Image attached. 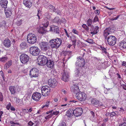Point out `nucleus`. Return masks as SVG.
<instances>
[{
  "label": "nucleus",
  "instance_id": "27",
  "mask_svg": "<svg viewBox=\"0 0 126 126\" xmlns=\"http://www.w3.org/2000/svg\"><path fill=\"white\" fill-rule=\"evenodd\" d=\"M37 31L39 33L42 34L46 32L45 28L44 27H40L39 28H38Z\"/></svg>",
  "mask_w": 126,
  "mask_h": 126
},
{
  "label": "nucleus",
  "instance_id": "18",
  "mask_svg": "<svg viewBox=\"0 0 126 126\" xmlns=\"http://www.w3.org/2000/svg\"><path fill=\"white\" fill-rule=\"evenodd\" d=\"M98 27L97 26H96L95 27L93 26L91 27L90 29L91 34L93 35L97 34L98 31Z\"/></svg>",
  "mask_w": 126,
  "mask_h": 126
},
{
  "label": "nucleus",
  "instance_id": "14",
  "mask_svg": "<svg viewBox=\"0 0 126 126\" xmlns=\"http://www.w3.org/2000/svg\"><path fill=\"white\" fill-rule=\"evenodd\" d=\"M48 83L50 86L52 88L55 87L58 84L57 81L55 79H49L48 81Z\"/></svg>",
  "mask_w": 126,
  "mask_h": 126
},
{
  "label": "nucleus",
  "instance_id": "55",
  "mask_svg": "<svg viewBox=\"0 0 126 126\" xmlns=\"http://www.w3.org/2000/svg\"><path fill=\"white\" fill-rule=\"evenodd\" d=\"M23 112L25 113H29L28 111V109H25L23 110Z\"/></svg>",
  "mask_w": 126,
  "mask_h": 126
},
{
  "label": "nucleus",
  "instance_id": "26",
  "mask_svg": "<svg viewBox=\"0 0 126 126\" xmlns=\"http://www.w3.org/2000/svg\"><path fill=\"white\" fill-rule=\"evenodd\" d=\"M119 46L120 48H126V42L123 41L120 42L119 44Z\"/></svg>",
  "mask_w": 126,
  "mask_h": 126
},
{
  "label": "nucleus",
  "instance_id": "43",
  "mask_svg": "<svg viewBox=\"0 0 126 126\" xmlns=\"http://www.w3.org/2000/svg\"><path fill=\"white\" fill-rule=\"evenodd\" d=\"M11 107V103L10 102H9L6 106V108L7 110H9Z\"/></svg>",
  "mask_w": 126,
  "mask_h": 126
},
{
  "label": "nucleus",
  "instance_id": "56",
  "mask_svg": "<svg viewBox=\"0 0 126 126\" xmlns=\"http://www.w3.org/2000/svg\"><path fill=\"white\" fill-rule=\"evenodd\" d=\"M34 124V123L31 121H30L28 123V125L30 126H32Z\"/></svg>",
  "mask_w": 126,
  "mask_h": 126
},
{
  "label": "nucleus",
  "instance_id": "48",
  "mask_svg": "<svg viewBox=\"0 0 126 126\" xmlns=\"http://www.w3.org/2000/svg\"><path fill=\"white\" fill-rule=\"evenodd\" d=\"M53 114H52V113H50L49 114L45 117V119H47L51 118Z\"/></svg>",
  "mask_w": 126,
  "mask_h": 126
},
{
  "label": "nucleus",
  "instance_id": "9",
  "mask_svg": "<svg viewBox=\"0 0 126 126\" xmlns=\"http://www.w3.org/2000/svg\"><path fill=\"white\" fill-rule=\"evenodd\" d=\"M41 48L43 51H46L50 49V47L48 42H41L40 43Z\"/></svg>",
  "mask_w": 126,
  "mask_h": 126
},
{
  "label": "nucleus",
  "instance_id": "4",
  "mask_svg": "<svg viewBox=\"0 0 126 126\" xmlns=\"http://www.w3.org/2000/svg\"><path fill=\"white\" fill-rule=\"evenodd\" d=\"M47 60L46 57L43 55H40L37 59V63L40 65H44L46 64Z\"/></svg>",
  "mask_w": 126,
  "mask_h": 126
},
{
  "label": "nucleus",
  "instance_id": "23",
  "mask_svg": "<svg viewBox=\"0 0 126 126\" xmlns=\"http://www.w3.org/2000/svg\"><path fill=\"white\" fill-rule=\"evenodd\" d=\"M74 110L72 109H69L66 112V115L68 117H70L74 115Z\"/></svg>",
  "mask_w": 126,
  "mask_h": 126
},
{
  "label": "nucleus",
  "instance_id": "17",
  "mask_svg": "<svg viewBox=\"0 0 126 126\" xmlns=\"http://www.w3.org/2000/svg\"><path fill=\"white\" fill-rule=\"evenodd\" d=\"M71 92L74 93H77L79 91L78 86L77 85H74L71 88Z\"/></svg>",
  "mask_w": 126,
  "mask_h": 126
},
{
  "label": "nucleus",
  "instance_id": "28",
  "mask_svg": "<svg viewBox=\"0 0 126 126\" xmlns=\"http://www.w3.org/2000/svg\"><path fill=\"white\" fill-rule=\"evenodd\" d=\"M108 50L107 48L103 47V55L106 57H108L109 55Z\"/></svg>",
  "mask_w": 126,
  "mask_h": 126
},
{
  "label": "nucleus",
  "instance_id": "20",
  "mask_svg": "<svg viewBox=\"0 0 126 126\" xmlns=\"http://www.w3.org/2000/svg\"><path fill=\"white\" fill-rule=\"evenodd\" d=\"M4 11L7 17H9L12 14V11L11 8H7V9H4Z\"/></svg>",
  "mask_w": 126,
  "mask_h": 126
},
{
  "label": "nucleus",
  "instance_id": "16",
  "mask_svg": "<svg viewBox=\"0 0 126 126\" xmlns=\"http://www.w3.org/2000/svg\"><path fill=\"white\" fill-rule=\"evenodd\" d=\"M46 64L48 68L50 69H53L54 66V62L52 60H47Z\"/></svg>",
  "mask_w": 126,
  "mask_h": 126
},
{
  "label": "nucleus",
  "instance_id": "3",
  "mask_svg": "<svg viewBox=\"0 0 126 126\" xmlns=\"http://www.w3.org/2000/svg\"><path fill=\"white\" fill-rule=\"evenodd\" d=\"M41 90L42 95L44 96H47L50 94V89L48 86H42L41 88Z\"/></svg>",
  "mask_w": 126,
  "mask_h": 126
},
{
  "label": "nucleus",
  "instance_id": "52",
  "mask_svg": "<svg viewBox=\"0 0 126 126\" xmlns=\"http://www.w3.org/2000/svg\"><path fill=\"white\" fill-rule=\"evenodd\" d=\"M70 40L72 42V45L74 46L76 45V40H73V39L72 38H71L70 39Z\"/></svg>",
  "mask_w": 126,
  "mask_h": 126
},
{
  "label": "nucleus",
  "instance_id": "63",
  "mask_svg": "<svg viewBox=\"0 0 126 126\" xmlns=\"http://www.w3.org/2000/svg\"><path fill=\"white\" fill-rule=\"evenodd\" d=\"M95 13L97 15H98L99 13V10H96L95 11Z\"/></svg>",
  "mask_w": 126,
  "mask_h": 126
},
{
  "label": "nucleus",
  "instance_id": "5",
  "mask_svg": "<svg viewBox=\"0 0 126 126\" xmlns=\"http://www.w3.org/2000/svg\"><path fill=\"white\" fill-rule=\"evenodd\" d=\"M27 40L30 44H33L36 42L37 39L36 36L34 34L31 33L28 35Z\"/></svg>",
  "mask_w": 126,
  "mask_h": 126
},
{
  "label": "nucleus",
  "instance_id": "44",
  "mask_svg": "<svg viewBox=\"0 0 126 126\" xmlns=\"http://www.w3.org/2000/svg\"><path fill=\"white\" fill-rule=\"evenodd\" d=\"M49 24V22L48 21H47V22L46 23H44L43 24V25L44 27L45 28H47Z\"/></svg>",
  "mask_w": 126,
  "mask_h": 126
},
{
  "label": "nucleus",
  "instance_id": "38",
  "mask_svg": "<svg viewBox=\"0 0 126 126\" xmlns=\"http://www.w3.org/2000/svg\"><path fill=\"white\" fill-rule=\"evenodd\" d=\"M93 21L92 19L89 18L87 21V24L89 27L91 26V25Z\"/></svg>",
  "mask_w": 126,
  "mask_h": 126
},
{
  "label": "nucleus",
  "instance_id": "19",
  "mask_svg": "<svg viewBox=\"0 0 126 126\" xmlns=\"http://www.w3.org/2000/svg\"><path fill=\"white\" fill-rule=\"evenodd\" d=\"M23 4L26 7L29 8H31L32 5V2L30 0H24Z\"/></svg>",
  "mask_w": 126,
  "mask_h": 126
},
{
  "label": "nucleus",
  "instance_id": "40",
  "mask_svg": "<svg viewBox=\"0 0 126 126\" xmlns=\"http://www.w3.org/2000/svg\"><path fill=\"white\" fill-rule=\"evenodd\" d=\"M50 102L49 101H47V102L45 104L42 106V108L43 109L44 108L46 107L47 108L49 106V103Z\"/></svg>",
  "mask_w": 126,
  "mask_h": 126
},
{
  "label": "nucleus",
  "instance_id": "21",
  "mask_svg": "<svg viewBox=\"0 0 126 126\" xmlns=\"http://www.w3.org/2000/svg\"><path fill=\"white\" fill-rule=\"evenodd\" d=\"M8 3V1L7 0H1L0 4L2 7L5 9L7 8Z\"/></svg>",
  "mask_w": 126,
  "mask_h": 126
},
{
  "label": "nucleus",
  "instance_id": "62",
  "mask_svg": "<svg viewBox=\"0 0 126 126\" xmlns=\"http://www.w3.org/2000/svg\"><path fill=\"white\" fill-rule=\"evenodd\" d=\"M104 93L105 94H107L108 90L107 88H104Z\"/></svg>",
  "mask_w": 126,
  "mask_h": 126
},
{
  "label": "nucleus",
  "instance_id": "60",
  "mask_svg": "<svg viewBox=\"0 0 126 126\" xmlns=\"http://www.w3.org/2000/svg\"><path fill=\"white\" fill-rule=\"evenodd\" d=\"M122 66H126V62L125 61H123L122 64Z\"/></svg>",
  "mask_w": 126,
  "mask_h": 126
},
{
  "label": "nucleus",
  "instance_id": "7",
  "mask_svg": "<svg viewBox=\"0 0 126 126\" xmlns=\"http://www.w3.org/2000/svg\"><path fill=\"white\" fill-rule=\"evenodd\" d=\"M76 98L80 101H84L86 98V94L83 92H80L76 93Z\"/></svg>",
  "mask_w": 126,
  "mask_h": 126
},
{
  "label": "nucleus",
  "instance_id": "30",
  "mask_svg": "<svg viewBox=\"0 0 126 126\" xmlns=\"http://www.w3.org/2000/svg\"><path fill=\"white\" fill-rule=\"evenodd\" d=\"M12 60H10L6 63L5 64L4 68L7 69L9 68L12 64Z\"/></svg>",
  "mask_w": 126,
  "mask_h": 126
},
{
  "label": "nucleus",
  "instance_id": "6",
  "mask_svg": "<svg viewBox=\"0 0 126 126\" xmlns=\"http://www.w3.org/2000/svg\"><path fill=\"white\" fill-rule=\"evenodd\" d=\"M30 51L31 54L34 56L38 55L40 52L39 49L35 46L31 47L30 49Z\"/></svg>",
  "mask_w": 126,
  "mask_h": 126
},
{
  "label": "nucleus",
  "instance_id": "8",
  "mask_svg": "<svg viewBox=\"0 0 126 126\" xmlns=\"http://www.w3.org/2000/svg\"><path fill=\"white\" fill-rule=\"evenodd\" d=\"M38 71L36 68L32 69L30 71L29 75L31 78L37 77L38 76Z\"/></svg>",
  "mask_w": 126,
  "mask_h": 126
},
{
  "label": "nucleus",
  "instance_id": "41",
  "mask_svg": "<svg viewBox=\"0 0 126 126\" xmlns=\"http://www.w3.org/2000/svg\"><path fill=\"white\" fill-rule=\"evenodd\" d=\"M86 41L90 44H93V40L92 39L88 38L86 39Z\"/></svg>",
  "mask_w": 126,
  "mask_h": 126
},
{
  "label": "nucleus",
  "instance_id": "24",
  "mask_svg": "<svg viewBox=\"0 0 126 126\" xmlns=\"http://www.w3.org/2000/svg\"><path fill=\"white\" fill-rule=\"evenodd\" d=\"M9 90L11 93V94H15L16 92L15 86H9Z\"/></svg>",
  "mask_w": 126,
  "mask_h": 126
},
{
  "label": "nucleus",
  "instance_id": "37",
  "mask_svg": "<svg viewBox=\"0 0 126 126\" xmlns=\"http://www.w3.org/2000/svg\"><path fill=\"white\" fill-rule=\"evenodd\" d=\"M118 114L117 111H113L110 113V116L111 117L115 116L118 115Z\"/></svg>",
  "mask_w": 126,
  "mask_h": 126
},
{
  "label": "nucleus",
  "instance_id": "2",
  "mask_svg": "<svg viewBox=\"0 0 126 126\" xmlns=\"http://www.w3.org/2000/svg\"><path fill=\"white\" fill-rule=\"evenodd\" d=\"M49 42L52 48H57L61 45L62 41L61 39L56 38L55 39L50 40Z\"/></svg>",
  "mask_w": 126,
  "mask_h": 126
},
{
  "label": "nucleus",
  "instance_id": "15",
  "mask_svg": "<svg viewBox=\"0 0 126 126\" xmlns=\"http://www.w3.org/2000/svg\"><path fill=\"white\" fill-rule=\"evenodd\" d=\"M50 31L57 34H59L60 31L59 27L54 25L50 26Z\"/></svg>",
  "mask_w": 126,
  "mask_h": 126
},
{
  "label": "nucleus",
  "instance_id": "61",
  "mask_svg": "<svg viewBox=\"0 0 126 126\" xmlns=\"http://www.w3.org/2000/svg\"><path fill=\"white\" fill-rule=\"evenodd\" d=\"M32 111V107H31L29 109H28V112H31Z\"/></svg>",
  "mask_w": 126,
  "mask_h": 126
},
{
  "label": "nucleus",
  "instance_id": "64",
  "mask_svg": "<svg viewBox=\"0 0 126 126\" xmlns=\"http://www.w3.org/2000/svg\"><path fill=\"white\" fill-rule=\"evenodd\" d=\"M62 92L64 94H66L67 93V91L64 89H62Z\"/></svg>",
  "mask_w": 126,
  "mask_h": 126
},
{
  "label": "nucleus",
  "instance_id": "12",
  "mask_svg": "<svg viewBox=\"0 0 126 126\" xmlns=\"http://www.w3.org/2000/svg\"><path fill=\"white\" fill-rule=\"evenodd\" d=\"M78 62H76V63L77 64H78V66L80 67H83L84 66L85 64V61L84 59L82 57L79 56L78 58H77Z\"/></svg>",
  "mask_w": 126,
  "mask_h": 126
},
{
  "label": "nucleus",
  "instance_id": "32",
  "mask_svg": "<svg viewBox=\"0 0 126 126\" xmlns=\"http://www.w3.org/2000/svg\"><path fill=\"white\" fill-rule=\"evenodd\" d=\"M75 74L76 76L78 77L79 78H80L82 76H83V74L79 72V69H77L76 70Z\"/></svg>",
  "mask_w": 126,
  "mask_h": 126
},
{
  "label": "nucleus",
  "instance_id": "33",
  "mask_svg": "<svg viewBox=\"0 0 126 126\" xmlns=\"http://www.w3.org/2000/svg\"><path fill=\"white\" fill-rule=\"evenodd\" d=\"M49 10L51 12H56V9L55 7L52 5H50L49 6Z\"/></svg>",
  "mask_w": 126,
  "mask_h": 126
},
{
  "label": "nucleus",
  "instance_id": "11",
  "mask_svg": "<svg viewBox=\"0 0 126 126\" xmlns=\"http://www.w3.org/2000/svg\"><path fill=\"white\" fill-rule=\"evenodd\" d=\"M83 111L81 108H76L74 110V115L76 117L80 116L82 114Z\"/></svg>",
  "mask_w": 126,
  "mask_h": 126
},
{
  "label": "nucleus",
  "instance_id": "57",
  "mask_svg": "<svg viewBox=\"0 0 126 126\" xmlns=\"http://www.w3.org/2000/svg\"><path fill=\"white\" fill-rule=\"evenodd\" d=\"M98 17L97 16H95L94 19V22H96L98 21Z\"/></svg>",
  "mask_w": 126,
  "mask_h": 126
},
{
  "label": "nucleus",
  "instance_id": "34",
  "mask_svg": "<svg viewBox=\"0 0 126 126\" xmlns=\"http://www.w3.org/2000/svg\"><path fill=\"white\" fill-rule=\"evenodd\" d=\"M92 104L95 105H97L99 103V101L96 99L93 98L91 100Z\"/></svg>",
  "mask_w": 126,
  "mask_h": 126
},
{
  "label": "nucleus",
  "instance_id": "42",
  "mask_svg": "<svg viewBox=\"0 0 126 126\" xmlns=\"http://www.w3.org/2000/svg\"><path fill=\"white\" fill-rule=\"evenodd\" d=\"M8 58L6 57H4L2 58H0V61L2 62H4L6 61L7 60Z\"/></svg>",
  "mask_w": 126,
  "mask_h": 126
},
{
  "label": "nucleus",
  "instance_id": "53",
  "mask_svg": "<svg viewBox=\"0 0 126 126\" xmlns=\"http://www.w3.org/2000/svg\"><path fill=\"white\" fill-rule=\"evenodd\" d=\"M59 113V112L58 111H53V113H52V114H53V115H57Z\"/></svg>",
  "mask_w": 126,
  "mask_h": 126
},
{
  "label": "nucleus",
  "instance_id": "51",
  "mask_svg": "<svg viewBox=\"0 0 126 126\" xmlns=\"http://www.w3.org/2000/svg\"><path fill=\"white\" fill-rule=\"evenodd\" d=\"M3 96L2 93L0 92V101H2L3 100Z\"/></svg>",
  "mask_w": 126,
  "mask_h": 126
},
{
  "label": "nucleus",
  "instance_id": "58",
  "mask_svg": "<svg viewBox=\"0 0 126 126\" xmlns=\"http://www.w3.org/2000/svg\"><path fill=\"white\" fill-rule=\"evenodd\" d=\"M58 126H66V125L64 122H62L61 124H60Z\"/></svg>",
  "mask_w": 126,
  "mask_h": 126
},
{
  "label": "nucleus",
  "instance_id": "45",
  "mask_svg": "<svg viewBox=\"0 0 126 126\" xmlns=\"http://www.w3.org/2000/svg\"><path fill=\"white\" fill-rule=\"evenodd\" d=\"M59 18L58 17H55L54 19L53 20V21L54 22H56L58 23V21L59 20Z\"/></svg>",
  "mask_w": 126,
  "mask_h": 126
},
{
  "label": "nucleus",
  "instance_id": "10",
  "mask_svg": "<svg viewBox=\"0 0 126 126\" xmlns=\"http://www.w3.org/2000/svg\"><path fill=\"white\" fill-rule=\"evenodd\" d=\"M21 62L23 64H25L28 62L29 60L28 56L25 53L22 54L20 56Z\"/></svg>",
  "mask_w": 126,
  "mask_h": 126
},
{
  "label": "nucleus",
  "instance_id": "50",
  "mask_svg": "<svg viewBox=\"0 0 126 126\" xmlns=\"http://www.w3.org/2000/svg\"><path fill=\"white\" fill-rule=\"evenodd\" d=\"M119 126H126V123L121 122L119 123Z\"/></svg>",
  "mask_w": 126,
  "mask_h": 126
},
{
  "label": "nucleus",
  "instance_id": "29",
  "mask_svg": "<svg viewBox=\"0 0 126 126\" xmlns=\"http://www.w3.org/2000/svg\"><path fill=\"white\" fill-rule=\"evenodd\" d=\"M44 17L45 19L47 21H49L50 20L51 16L50 14H49L48 12H46L44 15Z\"/></svg>",
  "mask_w": 126,
  "mask_h": 126
},
{
  "label": "nucleus",
  "instance_id": "36",
  "mask_svg": "<svg viewBox=\"0 0 126 126\" xmlns=\"http://www.w3.org/2000/svg\"><path fill=\"white\" fill-rule=\"evenodd\" d=\"M16 101V104L19 105H21L23 104L22 100L20 99H17Z\"/></svg>",
  "mask_w": 126,
  "mask_h": 126
},
{
  "label": "nucleus",
  "instance_id": "39",
  "mask_svg": "<svg viewBox=\"0 0 126 126\" xmlns=\"http://www.w3.org/2000/svg\"><path fill=\"white\" fill-rule=\"evenodd\" d=\"M66 22V20L64 18H62L60 19L59 18L58 23L59 24V23H65Z\"/></svg>",
  "mask_w": 126,
  "mask_h": 126
},
{
  "label": "nucleus",
  "instance_id": "46",
  "mask_svg": "<svg viewBox=\"0 0 126 126\" xmlns=\"http://www.w3.org/2000/svg\"><path fill=\"white\" fill-rule=\"evenodd\" d=\"M72 32L73 33L77 35H79V32L75 29H73Z\"/></svg>",
  "mask_w": 126,
  "mask_h": 126
},
{
  "label": "nucleus",
  "instance_id": "59",
  "mask_svg": "<svg viewBox=\"0 0 126 126\" xmlns=\"http://www.w3.org/2000/svg\"><path fill=\"white\" fill-rule=\"evenodd\" d=\"M10 110L11 111H15V110L16 109L13 106H11L10 108Z\"/></svg>",
  "mask_w": 126,
  "mask_h": 126
},
{
  "label": "nucleus",
  "instance_id": "49",
  "mask_svg": "<svg viewBox=\"0 0 126 126\" xmlns=\"http://www.w3.org/2000/svg\"><path fill=\"white\" fill-rule=\"evenodd\" d=\"M52 55V53L51 52V51H48L47 53L46 54V55L47 56H48L51 57Z\"/></svg>",
  "mask_w": 126,
  "mask_h": 126
},
{
  "label": "nucleus",
  "instance_id": "47",
  "mask_svg": "<svg viewBox=\"0 0 126 126\" xmlns=\"http://www.w3.org/2000/svg\"><path fill=\"white\" fill-rule=\"evenodd\" d=\"M41 14L42 13L41 11L40 10H38L37 16H38L39 19H40V17L41 15Z\"/></svg>",
  "mask_w": 126,
  "mask_h": 126
},
{
  "label": "nucleus",
  "instance_id": "54",
  "mask_svg": "<svg viewBox=\"0 0 126 126\" xmlns=\"http://www.w3.org/2000/svg\"><path fill=\"white\" fill-rule=\"evenodd\" d=\"M16 23L18 26H19L22 24V21L21 20H20L19 21H18Z\"/></svg>",
  "mask_w": 126,
  "mask_h": 126
},
{
  "label": "nucleus",
  "instance_id": "35",
  "mask_svg": "<svg viewBox=\"0 0 126 126\" xmlns=\"http://www.w3.org/2000/svg\"><path fill=\"white\" fill-rule=\"evenodd\" d=\"M82 27L88 32H90L89 28L86 24H83L82 25Z\"/></svg>",
  "mask_w": 126,
  "mask_h": 126
},
{
  "label": "nucleus",
  "instance_id": "31",
  "mask_svg": "<svg viewBox=\"0 0 126 126\" xmlns=\"http://www.w3.org/2000/svg\"><path fill=\"white\" fill-rule=\"evenodd\" d=\"M20 47L22 49H25L27 48V45L26 42H23L20 44Z\"/></svg>",
  "mask_w": 126,
  "mask_h": 126
},
{
  "label": "nucleus",
  "instance_id": "25",
  "mask_svg": "<svg viewBox=\"0 0 126 126\" xmlns=\"http://www.w3.org/2000/svg\"><path fill=\"white\" fill-rule=\"evenodd\" d=\"M62 79L65 82L68 81L69 80L68 74H66L65 72H64L62 76Z\"/></svg>",
  "mask_w": 126,
  "mask_h": 126
},
{
  "label": "nucleus",
  "instance_id": "22",
  "mask_svg": "<svg viewBox=\"0 0 126 126\" xmlns=\"http://www.w3.org/2000/svg\"><path fill=\"white\" fill-rule=\"evenodd\" d=\"M3 44L5 47H9L11 46V43L9 40L5 39L4 41Z\"/></svg>",
  "mask_w": 126,
  "mask_h": 126
},
{
  "label": "nucleus",
  "instance_id": "13",
  "mask_svg": "<svg viewBox=\"0 0 126 126\" xmlns=\"http://www.w3.org/2000/svg\"><path fill=\"white\" fill-rule=\"evenodd\" d=\"M41 96V94L38 92L34 93L32 96V99L35 101H39Z\"/></svg>",
  "mask_w": 126,
  "mask_h": 126
},
{
  "label": "nucleus",
  "instance_id": "1",
  "mask_svg": "<svg viewBox=\"0 0 126 126\" xmlns=\"http://www.w3.org/2000/svg\"><path fill=\"white\" fill-rule=\"evenodd\" d=\"M108 29H107L104 31V40L105 43L107 42L109 45L111 46H114L116 43V38L114 36L110 35L108 36L110 34V31Z\"/></svg>",
  "mask_w": 126,
  "mask_h": 126
}]
</instances>
